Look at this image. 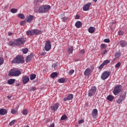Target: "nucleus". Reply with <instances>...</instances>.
<instances>
[{
  "label": "nucleus",
  "instance_id": "59",
  "mask_svg": "<svg viewBox=\"0 0 127 127\" xmlns=\"http://www.w3.org/2000/svg\"><path fill=\"white\" fill-rule=\"evenodd\" d=\"M98 0H93L94 2H96Z\"/></svg>",
  "mask_w": 127,
  "mask_h": 127
},
{
  "label": "nucleus",
  "instance_id": "37",
  "mask_svg": "<svg viewBox=\"0 0 127 127\" xmlns=\"http://www.w3.org/2000/svg\"><path fill=\"white\" fill-rule=\"evenodd\" d=\"M4 62L3 59L2 58H0V65H2Z\"/></svg>",
  "mask_w": 127,
  "mask_h": 127
},
{
  "label": "nucleus",
  "instance_id": "43",
  "mask_svg": "<svg viewBox=\"0 0 127 127\" xmlns=\"http://www.w3.org/2000/svg\"><path fill=\"white\" fill-rule=\"evenodd\" d=\"M107 53H108V50H105L104 51H103L101 53V55L104 56V55H105V54H106Z\"/></svg>",
  "mask_w": 127,
  "mask_h": 127
},
{
  "label": "nucleus",
  "instance_id": "38",
  "mask_svg": "<svg viewBox=\"0 0 127 127\" xmlns=\"http://www.w3.org/2000/svg\"><path fill=\"white\" fill-rule=\"evenodd\" d=\"M62 20H63V21H64V22H66V21H67V20H68V17H64L62 18Z\"/></svg>",
  "mask_w": 127,
  "mask_h": 127
},
{
  "label": "nucleus",
  "instance_id": "42",
  "mask_svg": "<svg viewBox=\"0 0 127 127\" xmlns=\"http://www.w3.org/2000/svg\"><path fill=\"white\" fill-rule=\"evenodd\" d=\"M15 122H16V120L12 121L11 122L9 123V126H12L14 125V123H15Z\"/></svg>",
  "mask_w": 127,
  "mask_h": 127
},
{
  "label": "nucleus",
  "instance_id": "31",
  "mask_svg": "<svg viewBox=\"0 0 127 127\" xmlns=\"http://www.w3.org/2000/svg\"><path fill=\"white\" fill-rule=\"evenodd\" d=\"M124 101V99L119 97L118 99L117 100V104H121Z\"/></svg>",
  "mask_w": 127,
  "mask_h": 127
},
{
  "label": "nucleus",
  "instance_id": "61",
  "mask_svg": "<svg viewBox=\"0 0 127 127\" xmlns=\"http://www.w3.org/2000/svg\"><path fill=\"white\" fill-rule=\"evenodd\" d=\"M118 55H119V54H116L115 55V56H118Z\"/></svg>",
  "mask_w": 127,
  "mask_h": 127
},
{
  "label": "nucleus",
  "instance_id": "29",
  "mask_svg": "<svg viewBox=\"0 0 127 127\" xmlns=\"http://www.w3.org/2000/svg\"><path fill=\"white\" fill-rule=\"evenodd\" d=\"M35 78H36V74H32L30 75V80H34Z\"/></svg>",
  "mask_w": 127,
  "mask_h": 127
},
{
  "label": "nucleus",
  "instance_id": "6",
  "mask_svg": "<svg viewBox=\"0 0 127 127\" xmlns=\"http://www.w3.org/2000/svg\"><path fill=\"white\" fill-rule=\"evenodd\" d=\"M122 86L121 85H117L116 87H115L113 91V94L117 96V95H119L121 92H122Z\"/></svg>",
  "mask_w": 127,
  "mask_h": 127
},
{
  "label": "nucleus",
  "instance_id": "27",
  "mask_svg": "<svg viewBox=\"0 0 127 127\" xmlns=\"http://www.w3.org/2000/svg\"><path fill=\"white\" fill-rule=\"evenodd\" d=\"M73 47H69L67 51L68 53L69 54H72L73 53Z\"/></svg>",
  "mask_w": 127,
  "mask_h": 127
},
{
  "label": "nucleus",
  "instance_id": "26",
  "mask_svg": "<svg viewBox=\"0 0 127 127\" xmlns=\"http://www.w3.org/2000/svg\"><path fill=\"white\" fill-rule=\"evenodd\" d=\"M18 17L21 19H24V18H25V16L23 13H19L18 14Z\"/></svg>",
  "mask_w": 127,
  "mask_h": 127
},
{
  "label": "nucleus",
  "instance_id": "14",
  "mask_svg": "<svg viewBox=\"0 0 127 127\" xmlns=\"http://www.w3.org/2000/svg\"><path fill=\"white\" fill-rule=\"evenodd\" d=\"M32 58H33V55L32 54H31L30 55L28 56L26 58V62L27 63L30 62V61H31L32 60Z\"/></svg>",
  "mask_w": 127,
  "mask_h": 127
},
{
  "label": "nucleus",
  "instance_id": "17",
  "mask_svg": "<svg viewBox=\"0 0 127 127\" xmlns=\"http://www.w3.org/2000/svg\"><path fill=\"white\" fill-rule=\"evenodd\" d=\"M7 113V111L6 109H0V115L1 116H4V115H6Z\"/></svg>",
  "mask_w": 127,
  "mask_h": 127
},
{
  "label": "nucleus",
  "instance_id": "10",
  "mask_svg": "<svg viewBox=\"0 0 127 127\" xmlns=\"http://www.w3.org/2000/svg\"><path fill=\"white\" fill-rule=\"evenodd\" d=\"M91 2H88L87 4H86L83 7V10L84 11H87L88 9H90V7L91 6Z\"/></svg>",
  "mask_w": 127,
  "mask_h": 127
},
{
  "label": "nucleus",
  "instance_id": "15",
  "mask_svg": "<svg viewBox=\"0 0 127 127\" xmlns=\"http://www.w3.org/2000/svg\"><path fill=\"white\" fill-rule=\"evenodd\" d=\"M120 45L121 47H126L127 46V42L125 40H121L120 42Z\"/></svg>",
  "mask_w": 127,
  "mask_h": 127
},
{
  "label": "nucleus",
  "instance_id": "53",
  "mask_svg": "<svg viewBox=\"0 0 127 127\" xmlns=\"http://www.w3.org/2000/svg\"><path fill=\"white\" fill-rule=\"evenodd\" d=\"M75 19H80V15H76Z\"/></svg>",
  "mask_w": 127,
  "mask_h": 127
},
{
  "label": "nucleus",
  "instance_id": "34",
  "mask_svg": "<svg viewBox=\"0 0 127 127\" xmlns=\"http://www.w3.org/2000/svg\"><path fill=\"white\" fill-rule=\"evenodd\" d=\"M10 11L12 13H16L17 12V9L12 8L10 9Z\"/></svg>",
  "mask_w": 127,
  "mask_h": 127
},
{
  "label": "nucleus",
  "instance_id": "25",
  "mask_svg": "<svg viewBox=\"0 0 127 127\" xmlns=\"http://www.w3.org/2000/svg\"><path fill=\"white\" fill-rule=\"evenodd\" d=\"M126 96H127V93L126 92H123L121 94L120 97L121 99H123V100H125V99H126Z\"/></svg>",
  "mask_w": 127,
  "mask_h": 127
},
{
  "label": "nucleus",
  "instance_id": "11",
  "mask_svg": "<svg viewBox=\"0 0 127 127\" xmlns=\"http://www.w3.org/2000/svg\"><path fill=\"white\" fill-rule=\"evenodd\" d=\"M22 81L23 82V84H27L28 82V81H29V77H28L26 75H24L22 78Z\"/></svg>",
  "mask_w": 127,
  "mask_h": 127
},
{
  "label": "nucleus",
  "instance_id": "22",
  "mask_svg": "<svg viewBox=\"0 0 127 127\" xmlns=\"http://www.w3.org/2000/svg\"><path fill=\"white\" fill-rule=\"evenodd\" d=\"M33 32L34 35H38L41 33V31L38 30L37 29H34L33 30Z\"/></svg>",
  "mask_w": 127,
  "mask_h": 127
},
{
  "label": "nucleus",
  "instance_id": "33",
  "mask_svg": "<svg viewBox=\"0 0 127 127\" xmlns=\"http://www.w3.org/2000/svg\"><path fill=\"white\" fill-rule=\"evenodd\" d=\"M22 114L24 116H26V115H27V114H28V111L27 109H24L22 111Z\"/></svg>",
  "mask_w": 127,
  "mask_h": 127
},
{
  "label": "nucleus",
  "instance_id": "9",
  "mask_svg": "<svg viewBox=\"0 0 127 127\" xmlns=\"http://www.w3.org/2000/svg\"><path fill=\"white\" fill-rule=\"evenodd\" d=\"M33 18H34V17L31 15H30L27 16L25 20V21H26V22H28V23H30V22H31V21L33 20Z\"/></svg>",
  "mask_w": 127,
  "mask_h": 127
},
{
  "label": "nucleus",
  "instance_id": "32",
  "mask_svg": "<svg viewBox=\"0 0 127 127\" xmlns=\"http://www.w3.org/2000/svg\"><path fill=\"white\" fill-rule=\"evenodd\" d=\"M58 82H59V83H64L65 82V78H60L58 80Z\"/></svg>",
  "mask_w": 127,
  "mask_h": 127
},
{
  "label": "nucleus",
  "instance_id": "13",
  "mask_svg": "<svg viewBox=\"0 0 127 127\" xmlns=\"http://www.w3.org/2000/svg\"><path fill=\"white\" fill-rule=\"evenodd\" d=\"M73 95L72 94H69L67 97H65L64 99V102H66V101H70V100H72L73 99Z\"/></svg>",
  "mask_w": 127,
  "mask_h": 127
},
{
  "label": "nucleus",
  "instance_id": "2",
  "mask_svg": "<svg viewBox=\"0 0 127 127\" xmlns=\"http://www.w3.org/2000/svg\"><path fill=\"white\" fill-rule=\"evenodd\" d=\"M20 75H21L20 70L15 68H12L8 72V76L10 77H18Z\"/></svg>",
  "mask_w": 127,
  "mask_h": 127
},
{
  "label": "nucleus",
  "instance_id": "44",
  "mask_svg": "<svg viewBox=\"0 0 127 127\" xmlns=\"http://www.w3.org/2000/svg\"><path fill=\"white\" fill-rule=\"evenodd\" d=\"M121 66V63L118 62L115 65V68H119Z\"/></svg>",
  "mask_w": 127,
  "mask_h": 127
},
{
  "label": "nucleus",
  "instance_id": "21",
  "mask_svg": "<svg viewBox=\"0 0 127 127\" xmlns=\"http://www.w3.org/2000/svg\"><path fill=\"white\" fill-rule=\"evenodd\" d=\"M91 74V68H87L84 71L85 76H89Z\"/></svg>",
  "mask_w": 127,
  "mask_h": 127
},
{
  "label": "nucleus",
  "instance_id": "62",
  "mask_svg": "<svg viewBox=\"0 0 127 127\" xmlns=\"http://www.w3.org/2000/svg\"><path fill=\"white\" fill-rule=\"evenodd\" d=\"M113 23H116V22H114Z\"/></svg>",
  "mask_w": 127,
  "mask_h": 127
},
{
  "label": "nucleus",
  "instance_id": "8",
  "mask_svg": "<svg viewBox=\"0 0 127 127\" xmlns=\"http://www.w3.org/2000/svg\"><path fill=\"white\" fill-rule=\"evenodd\" d=\"M51 49V42L50 40H48L46 41L45 44V50L46 51H49Z\"/></svg>",
  "mask_w": 127,
  "mask_h": 127
},
{
  "label": "nucleus",
  "instance_id": "20",
  "mask_svg": "<svg viewBox=\"0 0 127 127\" xmlns=\"http://www.w3.org/2000/svg\"><path fill=\"white\" fill-rule=\"evenodd\" d=\"M14 83H15V79H10L7 80V84L8 85H13Z\"/></svg>",
  "mask_w": 127,
  "mask_h": 127
},
{
  "label": "nucleus",
  "instance_id": "7",
  "mask_svg": "<svg viewBox=\"0 0 127 127\" xmlns=\"http://www.w3.org/2000/svg\"><path fill=\"white\" fill-rule=\"evenodd\" d=\"M110 75H111L110 71H105L101 75V78L102 80H106V79H108L110 77Z\"/></svg>",
  "mask_w": 127,
  "mask_h": 127
},
{
  "label": "nucleus",
  "instance_id": "19",
  "mask_svg": "<svg viewBox=\"0 0 127 127\" xmlns=\"http://www.w3.org/2000/svg\"><path fill=\"white\" fill-rule=\"evenodd\" d=\"M82 25L83 24L80 21H77L75 24V25L77 28H80Z\"/></svg>",
  "mask_w": 127,
  "mask_h": 127
},
{
  "label": "nucleus",
  "instance_id": "24",
  "mask_svg": "<svg viewBox=\"0 0 127 127\" xmlns=\"http://www.w3.org/2000/svg\"><path fill=\"white\" fill-rule=\"evenodd\" d=\"M26 34L28 36H33V30H28L26 31Z\"/></svg>",
  "mask_w": 127,
  "mask_h": 127
},
{
  "label": "nucleus",
  "instance_id": "45",
  "mask_svg": "<svg viewBox=\"0 0 127 127\" xmlns=\"http://www.w3.org/2000/svg\"><path fill=\"white\" fill-rule=\"evenodd\" d=\"M104 42H105V43H110V41L109 39H105L104 40Z\"/></svg>",
  "mask_w": 127,
  "mask_h": 127
},
{
  "label": "nucleus",
  "instance_id": "49",
  "mask_svg": "<svg viewBox=\"0 0 127 127\" xmlns=\"http://www.w3.org/2000/svg\"><path fill=\"white\" fill-rule=\"evenodd\" d=\"M11 114L14 115V114H15L16 113V110H15V109H11Z\"/></svg>",
  "mask_w": 127,
  "mask_h": 127
},
{
  "label": "nucleus",
  "instance_id": "35",
  "mask_svg": "<svg viewBox=\"0 0 127 127\" xmlns=\"http://www.w3.org/2000/svg\"><path fill=\"white\" fill-rule=\"evenodd\" d=\"M22 51L23 53H24V54H26V53H27V52H28V49H27V48L23 49L22 50Z\"/></svg>",
  "mask_w": 127,
  "mask_h": 127
},
{
  "label": "nucleus",
  "instance_id": "50",
  "mask_svg": "<svg viewBox=\"0 0 127 127\" xmlns=\"http://www.w3.org/2000/svg\"><path fill=\"white\" fill-rule=\"evenodd\" d=\"M80 54H82L84 55L85 54V50H81L80 52H79Z\"/></svg>",
  "mask_w": 127,
  "mask_h": 127
},
{
  "label": "nucleus",
  "instance_id": "56",
  "mask_svg": "<svg viewBox=\"0 0 127 127\" xmlns=\"http://www.w3.org/2000/svg\"><path fill=\"white\" fill-rule=\"evenodd\" d=\"M23 23H24V21H22L20 23V25H23Z\"/></svg>",
  "mask_w": 127,
  "mask_h": 127
},
{
  "label": "nucleus",
  "instance_id": "40",
  "mask_svg": "<svg viewBox=\"0 0 127 127\" xmlns=\"http://www.w3.org/2000/svg\"><path fill=\"white\" fill-rule=\"evenodd\" d=\"M106 47H107V45L105 44H102L101 45V49H104V48H106Z\"/></svg>",
  "mask_w": 127,
  "mask_h": 127
},
{
  "label": "nucleus",
  "instance_id": "18",
  "mask_svg": "<svg viewBox=\"0 0 127 127\" xmlns=\"http://www.w3.org/2000/svg\"><path fill=\"white\" fill-rule=\"evenodd\" d=\"M96 30V28H95L94 27H90L89 28H88V32H89V33H94V32H95V31Z\"/></svg>",
  "mask_w": 127,
  "mask_h": 127
},
{
  "label": "nucleus",
  "instance_id": "28",
  "mask_svg": "<svg viewBox=\"0 0 127 127\" xmlns=\"http://www.w3.org/2000/svg\"><path fill=\"white\" fill-rule=\"evenodd\" d=\"M58 75V74H57V72H53L51 74V78H53H53H55V77L57 76Z\"/></svg>",
  "mask_w": 127,
  "mask_h": 127
},
{
  "label": "nucleus",
  "instance_id": "16",
  "mask_svg": "<svg viewBox=\"0 0 127 127\" xmlns=\"http://www.w3.org/2000/svg\"><path fill=\"white\" fill-rule=\"evenodd\" d=\"M97 115H98V110L95 109L92 111V116L93 118L96 119L97 118Z\"/></svg>",
  "mask_w": 127,
  "mask_h": 127
},
{
  "label": "nucleus",
  "instance_id": "58",
  "mask_svg": "<svg viewBox=\"0 0 127 127\" xmlns=\"http://www.w3.org/2000/svg\"><path fill=\"white\" fill-rule=\"evenodd\" d=\"M7 98L8 99H10V98H11V96H7Z\"/></svg>",
  "mask_w": 127,
  "mask_h": 127
},
{
  "label": "nucleus",
  "instance_id": "47",
  "mask_svg": "<svg viewBox=\"0 0 127 127\" xmlns=\"http://www.w3.org/2000/svg\"><path fill=\"white\" fill-rule=\"evenodd\" d=\"M75 72V70L73 69H71L69 71L68 74L69 75H72V74Z\"/></svg>",
  "mask_w": 127,
  "mask_h": 127
},
{
  "label": "nucleus",
  "instance_id": "52",
  "mask_svg": "<svg viewBox=\"0 0 127 127\" xmlns=\"http://www.w3.org/2000/svg\"><path fill=\"white\" fill-rule=\"evenodd\" d=\"M84 120H81L78 121V124H83V123H84Z\"/></svg>",
  "mask_w": 127,
  "mask_h": 127
},
{
  "label": "nucleus",
  "instance_id": "4",
  "mask_svg": "<svg viewBox=\"0 0 127 127\" xmlns=\"http://www.w3.org/2000/svg\"><path fill=\"white\" fill-rule=\"evenodd\" d=\"M51 8V6L49 5H44L39 7L38 11L40 13H45Z\"/></svg>",
  "mask_w": 127,
  "mask_h": 127
},
{
  "label": "nucleus",
  "instance_id": "12",
  "mask_svg": "<svg viewBox=\"0 0 127 127\" xmlns=\"http://www.w3.org/2000/svg\"><path fill=\"white\" fill-rule=\"evenodd\" d=\"M59 108V104L58 103L55 104L53 106H51V109L53 111H54V112H55V111H57Z\"/></svg>",
  "mask_w": 127,
  "mask_h": 127
},
{
  "label": "nucleus",
  "instance_id": "54",
  "mask_svg": "<svg viewBox=\"0 0 127 127\" xmlns=\"http://www.w3.org/2000/svg\"><path fill=\"white\" fill-rule=\"evenodd\" d=\"M46 55V53L45 52H43L42 53H41V56H44V55Z\"/></svg>",
  "mask_w": 127,
  "mask_h": 127
},
{
  "label": "nucleus",
  "instance_id": "23",
  "mask_svg": "<svg viewBox=\"0 0 127 127\" xmlns=\"http://www.w3.org/2000/svg\"><path fill=\"white\" fill-rule=\"evenodd\" d=\"M106 99L108 100V101L112 102L114 99H115V97L112 95H109L108 96H107Z\"/></svg>",
  "mask_w": 127,
  "mask_h": 127
},
{
  "label": "nucleus",
  "instance_id": "55",
  "mask_svg": "<svg viewBox=\"0 0 127 127\" xmlns=\"http://www.w3.org/2000/svg\"><path fill=\"white\" fill-rule=\"evenodd\" d=\"M8 35L9 36H11L12 35V32H8Z\"/></svg>",
  "mask_w": 127,
  "mask_h": 127
},
{
  "label": "nucleus",
  "instance_id": "57",
  "mask_svg": "<svg viewBox=\"0 0 127 127\" xmlns=\"http://www.w3.org/2000/svg\"><path fill=\"white\" fill-rule=\"evenodd\" d=\"M38 2H42L43 1V0H37Z\"/></svg>",
  "mask_w": 127,
  "mask_h": 127
},
{
  "label": "nucleus",
  "instance_id": "51",
  "mask_svg": "<svg viewBox=\"0 0 127 127\" xmlns=\"http://www.w3.org/2000/svg\"><path fill=\"white\" fill-rule=\"evenodd\" d=\"M38 0H35L34 1V5H37V4H38Z\"/></svg>",
  "mask_w": 127,
  "mask_h": 127
},
{
  "label": "nucleus",
  "instance_id": "36",
  "mask_svg": "<svg viewBox=\"0 0 127 127\" xmlns=\"http://www.w3.org/2000/svg\"><path fill=\"white\" fill-rule=\"evenodd\" d=\"M67 119V116L66 115H63L61 118L62 121H65V120Z\"/></svg>",
  "mask_w": 127,
  "mask_h": 127
},
{
  "label": "nucleus",
  "instance_id": "1",
  "mask_svg": "<svg viewBox=\"0 0 127 127\" xmlns=\"http://www.w3.org/2000/svg\"><path fill=\"white\" fill-rule=\"evenodd\" d=\"M25 43V39L24 38H19L17 39L14 40V41H10L8 43L9 46H21Z\"/></svg>",
  "mask_w": 127,
  "mask_h": 127
},
{
  "label": "nucleus",
  "instance_id": "48",
  "mask_svg": "<svg viewBox=\"0 0 127 127\" xmlns=\"http://www.w3.org/2000/svg\"><path fill=\"white\" fill-rule=\"evenodd\" d=\"M52 67L54 68V69H57V64H54L52 65Z\"/></svg>",
  "mask_w": 127,
  "mask_h": 127
},
{
  "label": "nucleus",
  "instance_id": "46",
  "mask_svg": "<svg viewBox=\"0 0 127 127\" xmlns=\"http://www.w3.org/2000/svg\"><path fill=\"white\" fill-rule=\"evenodd\" d=\"M104 64H102L98 67V69H99L100 70H101V69H103V67L104 66Z\"/></svg>",
  "mask_w": 127,
  "mask_h": 127
},
{
  "label": "nucleus",
  "instance_id": "30",
  "mask_svg": "<svg viewBox=\"0 0 127 127\" xmlns=\"http://www.w3.org/2000/svg\"><path fill=\"white\" fill-rule=\"evenodd\" d=\"M110 62L111 61H110V60H106L103 62V64H104V66H106V65H108V64H109Z\"/></svg>",
  "mask_w": 127,
  "mask_h": 127
},
{
  "label": "nucleus",
  "instance_id": "41",
  "mask_svg": "<svg viewBox=\"0 0 127 127\" xmlns=\"http://www.w3.org/2000/svg\"><path fill=\"white\" fill-rule=\"evenodd\" d=\"M30 91H36V87L32 86L30 88Z\"/></svg>",
  "mask_w": 127,
  "mask_h": 127
},
{
  "label": "nucleus",
  "instance_id": "5",
  "mask_svg": "<svg viewBox=\"0 0 127 127\" xmlns=\"http://www.w3.org/2000/svg\"><path fill=\"white\" fill-rule=\"evenodd\" d=\"M97 92V87L93 86H92L91 89L88 90V97H93L94 95H96Z\"/></svg>",
  "mask_w": 127,
  "mask_h": 127
},
{
  "label": "nucleus",
  "instance_id": "3",
  "mask_svg": "<svg viewBox=\"0 0 127 127\" xmlns=\"http://www.w3.org/2000/svg\"><path fill=\"white\" fill-rule=\"evenodd\" d=\"M11 62L12 64H22L24 63V59L22 56H17Z\"/></svg>",
  "mask_w": 127,
  "mask_h": 127
},
{
  "label": "nucleus",
  "instance_id": "39",
  "mask_svg": "<svg viewBox=\"0 0 127 127\" xmlns=\"http://www.w3.org/2000/svg\"><path fill=\"white\" fill-rule=\"evenodd\" d=\"M124 32H123L122 31L120 30L118 32V35L120 36H123V35H124Z\"/></svg>",
  "mask_w": 127,
  "mask_h": 127
},
{
  "label": "nucleus",
  "instance_id": "60",
  "mask_svg": "<svg viewBox=\"0 0 127 127\" xmlns=\"http://www.w3.org/2000/svg\"><path fill=\"white\" fill-rule=\"evenodd\" d=\"M17 87L19 86V84H17L16 85Z\"/></svg>",
  "mask_w": 127,
  "mask_h": 127
}]
</instances>
